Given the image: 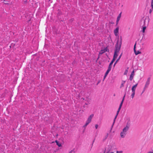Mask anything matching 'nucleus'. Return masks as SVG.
Instances as JSON below:
<instances>
[{
    "label": "nucleus",
    "mask_w": 153,
    "mask_h": 153,
    "mask_svg": "<svg viewBox=\"0 0 153 153\" xmlns=\"http://www.w3.org/2000/svg\"><path fill=\"white\" fill-rule=\"evenodd\" d=\"M99 56H100L99 55V56H98V58H97V60H98L99 58H100Z\"/></svg>",
    "instance_id": "ea45409f"
},
{
    "label": "nucleus",
    "mask_w": 153,
    "mask_h": 153,
    "mask_svg": "<svg viewBox=\"0 0 153 153\" xmlns=\"http://www.w3.org/2000/svg\"><path fill=\"white\" fill-rule=\"evenodd\" d=\"M119 20H117V21H116V25H117L118 23V22L119 21Z\"/></svg>",
    "instance_id": "72a5a7b5"
},
{
    "label": "nucleus",
    "mask_w": 153,
    "mask_h": 153,
    "mask_svg": "<svg viewBox=\"0 0 153 153\" xmlns=\"http://www.w3.org/2000/svg\"><path fill=\"white\" fill-rule=\"evenodd\" d=\"M5 4H8V3H5Z\"/></svg>",
    "instance_id": "79ce46f5"
},
{
    "label": "nucleus",
    "mask_w": 153,
    "mask_h": 153,
    "mask_svg": "<svg viewBox=\"0 0 153 153\" xmlns=\"http://www.w3.org/2000/svg\"><path fill=\"white\" fill-rule=\"evenodd\" d=\"M85 100L86 101H87V102H90V100L88 98L86 99Z\"/></svg>",
    "instance_id": "7c9ffc66"
},
{
    "label": "nucleus",
    "mask_w": 153,
    "mask_h": 153,
    "mask_svg": "<svg viewBox=\"0 0 153 153\" xmlns=\"http://www.w3.org/2000/svg\"><path fill=\"white\" fill-rule=\"evenodd\" d=\"M127 133L126 132H124L123 131L122 132H121L120 133V136L122 138H124L125 137V136L126 135Z\"/></svg>",
    "instance_id": "ddd939ff"
},
{
    "label": "nucleus",
    "mask_w": 153,
    "mask_h": 153,
    "mask_svg": "<svg viewBox=\"0 0 153 153\" xmlns=\"http://www.w3.org/2000/svg\"><path fill=\"white\" fill-rule=\"evenodd\" d=\"M151 6L152 7L151 9H150L149 10V13L150 14H151L153 10V0H152L151 2Z\"/></svg>",
    "instance_id": "4468645a"
},
{
    "label": "nucleus",
    "mask_w": 153,
    "mask_h": 153,
    "mask_svg": "<svg viewBox=\"0 0 153 153\" xmlns=\"http://www.w3.org/2000/svg\"><path fill=\"white\" fill-rule=\"evenodd\" d=\"M114 96H115V94H114Z\"/></svg>",
    "instance_id": "a18cd8bd"
},
{
    "label": "nucleus",
    "mask_w": 153,
    "mask_h": 153,
    "mask_svg": "<svg viewBox=\"0 0 153 153\" xmlns=\"http://www.w3.org/2000/svg\"><path fill=\"white\" fill-rule=\"evenodd\" d=\"M132 92V94H131V97L133 99L134 97V95L135 94V92Z\"/></svg>",
    "instance_id": "5701e85b"
},
{
    "label": "nucleus",
    "mask_w": 153,
    "mask_h": 153,
    "mask_svg": "<svg viewBox=\"0 0 153 153\" xmlns=\"http://www.w3.org/2000/svg\"><path fill=\"white\" fill-rule=\"evenodd\" d=\"M127 87H128V85L126 87V89H127Z\"/></svg>",
    "instance_id": "49530a36"
},
{
    "label": "nucleus",
    "mask_w": 153,
    "mask_h": 153,
    "mask_svg": "<svg viewBox=\"0 0 153 153\" xmlns=\"http://www.w3.org/2000/svg\"><path fill=\"white\" fill-rule=\"evenodd\" d=\"M149 19L148 17H146L145 19L143 17L140 21V25L142 26H148L149 25Z\"/></svg>",
    "instance_id": "f257e3e1"
},
{
    "label": "nucleus",
    "mask_w": 153,
    "mask_h": 153,
    "mask_svg": "<svg viewBox=\"0 0 153 153\" xmlns=\"http://www.w3.org/2000/svg\"><path fill=\"white\" fill-rule=\"evenodd\" d=\"M126 93H125L123 98V99H122V100L121 101V102L120 104V105H121V106H122V105L123 104V102H124V100L125 99V96H126Z\"/></svg>",
    "instance_id": "dca6fc26"
},
{
    "label": "nucleus",
    "mask_w": 153,
    "mask_h": 153,
    "mask_svg": "<svg viewBox=\"0 0 153 153\" xmlns=\"http://www.w3.org/2000/svg\"><path fill=\"white\" fill-rule=\"evenodd\" d=\"M110 71H108L107 70V71H106V73L105 74L106 75H107L108 74V73L110 72Z\"/></svg>",
    "instance_id": "bb28decb"
},
{
    "label": "nucleus",
    "mask_w": 153,
    "mask_h": 153,
    "mask_svg": "<svg viewBox=\"0 0 153 153\" xmlns=\"http://www.w3.org/2000/svg\"><path fill=\"white\" fill-rule=\"evenodd\" d=\"M148 26H142L143 27V30H142V32L143 33H144L145 31V30L146 28V27Z\"/></svg>",
    "instance_id": "6ab92c4d"
},
{
    "label": "nucleus",
    "mask_w": 153,
    "mask_h": 153,
    "mask_svg": "<svg viewBox=\"0 0 153 153\" xmlns=\"http://www.w3.org/2000/svg\"><path fill=\"white\" fill-rule=\"evenodd\" d=\"M128 68L127 69H126L124 73V75H126L128 72Z\"/></svg>",
    "instance_id": "b1692460"
},
{
    "label": "nucleus",
    "mask_w": 153,
    "mask_h": 153,
    "mask_svg": "<svg viewBox=\"0 0 153 153\" xmlns=\"http://www.w3.org/2000/svg\"><path fill=\"white\" fill-rule=\"evenodd\" d=\"M109 52V50L108 48L107 47H106L104 49L101 50L100 52L99 53V56L102 55L103 53L105 52Z\"/></svg>",
    "instance_id": "423d86ee"
},
{
    "label": "nucleus",
    "mask_w": 153,
    "mask_h": 153,
    "mask_svg": "<svg viewBox=\"0 0 153 153\" xmlns=\"http://www.w3.org/2000/svg\"><path fill=\"white\" fill-rule=\"evenodd\" d=\"M106 149L105 148L104 150V152H103V153H105V151H106Z\"/></svg>",
    "instance_id": "4c0bfd02"
},
{
    "label": "nucleus",
    "mask_w": 153,
    "mask_h": 153,
    "mask_svg": "<svg viewBox=\"0 0 153 153\" xmlns=\"http://www.w3.org/2000/svg\"><path fill=\"white\" fill-rule=\"evenodd\" d=\"M147 153H153V152H147Z\"/></svg>",
    "instance_id": "58836bf2"
},
{
    "label": "nucleus",
    "mask_w": 153,
    "mask_h": 153,
    "mask_svg": "<svg viewBox=\"0 0 153 153\" xmlns=\"http://www.w3.org/2000/svg\"><path fill=\"white\" fill-rule=\"evenodd\" d=\"M126 82L125 81L122 80V83L120 86V88H121L122 87L124 86V85Z\"/></svg>",
    "instance_id": "a211bd4d"
},
{
    "label": "nucleus",
    "mask_w": 153,
    "mask_h": 153,
    "mask_svg": "<svg viewBox=\"0 0 153 153\" xmlns=\"http://www.w3.org/2000/svg\"><path fill=\"white\" fill-rule=\"evenodd\" d=\"M122 153V151H117V153Z\"/></svg>",
    "instance_id": "473e14b6"
},
{
    "label": "nucleus",
    "mask_w": 153,
    "mask_h": 153,
    "mask_svg": "<svg viewBox=\"0 0 153 153\" xmlns=\"http://www.w3.org/2000/svg\"><path fill=\"white\" fill-rule=\"evenodd\" d=\"M73 152V150H72L69 152V153H72Z\"/></svg>",
    "instance_id": "e433bc0d"
},
{
    "label": "nucleus",
    "mask_w": 153,
    "mask_h": 153,
    "mask_svg": "<svg viewBox=\"0 0 153 153\" xmlns=\"http://www.w3.org/2000/svg\"><path fill=\"white\" fill-rule=\"evenodd\" d=\"M115 59L114 58H113V59H112V61H111V62L109 64L110 65H112L113 63L115 61Z\"/></svg>",
    "instance_id": "4be33fe9"
},
{
    "label": "nucleus",
    "mask_w": 153,
    "mask_h": 153,
    "mask_svg": "<svg viewBox=\"0 0 153 153\" xmlns=\"http://www.w3.org/2000/svg\"><path fill=\"white\" fill-rule=\"evenodd\" d=\"M98 125L97 124H96L95 125V128L97 129V128H98Z\"/></svg>",
    "instance_id": "2f4dec72"
},
{
    "label": "nucleus",
    "mask_w": 153,
    "mask_h": 153,
    "mask_svg": "<svg viewBox=\"0 0 153 153\" xmlns=\"http://www.w3.org/2000/svg\"><path fill=\"white\" fill-rule=\"evenodd\" d=\"M73 152H74V153H75V152H74V151H73Z\"/></svg>",
    "instance_id": "09e8293b"
},
{
    "label": "nucleus",
    "mask_w": 153,
    "mask_h": 153,
    "mask_svg": "<svg viewBox=\"0 0 153 153\" xmlns=\"http://www.w3.org/2000/svg\"><path fill=\"white\" fill-rule=\"evenodd\" d=\"M108 136V134L107 133L105 135V136L104 138L103 139V141H105L107 138V137Z\"/></svg>",
    "instance_id": "412c9836"
},
{
    "label": "nucleus",
    "mask_w": 153,
    "mask_h": 153,
    "mask_svg": "<svg viewBox=\"0 0 153 153\" xmlns=\"http://www.w3.org/2000/svg\"><path fill=\"white\" fill-rule=\"evenodd\" d=\"M24 2L25 3H26L27 2V0H24Z\"/></svg>",
    "instance_id": "c9c22d12"
},
{
    "label": "nucleus",
    "mask_w": 153,
    "mask_h": 153,
    "mask_svg": "<svg viewBox=\"0 0 153 153\" xmlns=\"http://www.w3.org/2000/svg\"><path fill=\"white\" fill-rule=\"evenodd\" d=\"M122 106H121V105H120V106H119V107L118 109V110L117 111V114H116V115L114 118V122L113 123V124H112V125L111 126V130L112 129V127H113V126L114 125V123L115 122V119H116L117 118V115H118V114H119V113L122 107Z\"/></svg>",
    "instance_id": "39448f33"
},
{
    "label": "nucleus",
    "mask_w": 153,
    "mask_h": 153,
    "mask_svg": "<svg viewBox=\"0 0 153 153\" xmlns=\"http://www.w3.org/2000/svg\"><path fill=\"white\" fill-rule=\"evenodd\" d=\"M129 128L126 127H125L123 129V131H124V132H126L127 133V131L128 130Z\"/></svg>",
    "instance_id": "f3484780"
},
{
    "label": "nucleus",
    "mask_w": 153,
    "mask_h": 153,
    "mask_svg": "<svg viewBox=\"0 0 153 153\" xmlns=\"http://www.w3.org/2000/svg\"><path fill=\"white\" fill-rule=\"evenodd\" d=\"M111 66H112V65H110L109 64V66L108 67V69L107 70H108V71H110L111 70Z\"/></svg>",
    "instance_id": "393cba45"
},
{
    "label": "nucleus",
    "mask_w": 153,
    "mask_h": 153,
    "mask_svg": "<svg viewBox=\"0 0 153 153\" xmlns=\"http://www.w3.org/2000/svg\"><path fill=\"white\" fill-rule=\"evenodd\" d=\"M137 85L138 83H137L132 86L131 88V90L132 92H135V90Z\"/></svg>",
    "instance_id": "9b49d317"
},
{
    "label": "nucleus",
    "mask_w": 153,
    "mask_h": 153,
    "mask_svg": "<svg viewBox=\"0 0 153 153\" xmlns=\"http://www.w3.org/2000/svg\"><path fill=\"white\" fill-rule=\"evenodd\" d=\"M127 120L128 121L126 123V127L129 128L131 125V123L130 122V119L129 118H128V119Z\"/></svg>",
    "instance_id": "f8f14e48"
},
{
    "label": "nucleus",
    "mask_w": 153,
    "mask_h": 153,
    "mask_svg": "<svg viewBox=\"0 0 153 153\" xmlns=\"http://www.w3.org/2000/svg\"><path fill=\"white\" fill-rule=\"evenodd\" d=\"M119 27H117L114 30V33L116 36H118L119 34Z\"/></svg>",
    "instance_id": "1a4fd4ad"
},
{
    "label": "nucleus",
    "mask_w": 153,
    "mask_h": 153,
    "mask_svg": "<svg viewBox=\"0 0 153 153\" xmlns=\"http://www.w3.org/2000/svg\"><path fill=\"white\" fill-rule=\"evenodd\" d=\"M151 78L149 77L148 78L147 81H146L145 85V88H148V85L150 84V80Z\"/></svg>",
    "instance_id": "6e6552de"
},
{
    "label": "nucleus",
    "mask_w": 153,
    "mask_h": 153,
    "mask_svg": "<svg viewBox=\"0 0 153 153\" xmlns=\"http://www.w3.org/2000/svg\"><path fill=\"white\" fill-rule=\"evenodd\" d=\"M145 88V87H144V88H143V90L141 94V95L142 94H143V93L144 92V91H145L146 89V88Z\"/></svg>",
    "instance_id": "cd10ccee"
},
{
    "label": "nucleus",
    "mask_w": 153,
    "mask_h": 153,
    "mask_svg": "<svg viewBox=\"0 0 153 153\" xmlns=\"http://www.w3.org/2000/svg\"><path fill=\"white\" fill-rule=\"evenodd\" d=\"M121 48L117 47V46H115L113 58H114L115 59L118 56L117 53H119L120 50Z\"/></svg>",
    "instance_id": "f03ea898"
},
{
    "label": "nucleus",
    "mask_w": 153,
    "mask_h": 153,
    "mask_svg": "<svg viewBox=\"0 0 153 153\" xmlns=\"http://www.w3.org/2000/svg\"><path fill=\"white\" fill-rule=\"evenodd\" d=\"M107 76V75H105H105H104V78H103V81H104V80L105 79V78H106V77Z\"/></svg>",
    "instance_id": "c85d7f7f"
},
{
    "label": "nucleus",
    "mask_w": 153,
    "mask_h": 153,
    "mask_svg": "<svg viewBox=\"0 0 153 153\" xmlns=\"http://www.w3.org/2000/svg\"><path fill=\"white\" fill-rule=\"evenodd\" d=\"M107 76V75H105H105H104V78H103V81H104V80L105 79V78H106V77Z\"/></svg>",
    "instance_id": "c756f323"
},
{
    "label": "nucleus",
    "mask_w": 153,
    "mask_h": 153,
    "mask_svg": "<svg viewBox=\"0 0 153 153\" xmlns=\"http://www.w3.org/2000/svg\"><path fill=\"white\" fill-rule=\"evenodd\" d=\"M108 151L106 153H108L110 151V149H108Z\"/></svg>",
    "instance_id": "f704fd0d"
},
{
    "label": "nucleus",
    "mask_w": 153,
    "mask_h": 153,
    "mask_svg": "<svg viewBox=\"0 0 153 153\" xmlns=\"http://www.w3.org/2000/svg\"><path fill=\"white\" fill-rule=\"evenodd\" d=\"M121 13H120L119 14V15H118V16L117 17V20H120V18L121 17Z\"/></svg>",
    "instance_id": "a878e982"
},
{
    "label": "nucleus",
    "mask_w": 153,
    "mask_h": 153,
    "mask_svg": "<svg viewBox=\"0 0 153 153\" xmlns=\"http://www.w3.org/2000/svg\"><path fill=\"white\" fill-rule=\"evenodd\" d=\"M134 75V70H133V71L131 72V74L129 77V79L131 81L132 80V79L133 78Z\"/></svg>",
    "instance_id": "9d476101"
},
{
    "label": "nucleus",
    "mask_w": 153,
    "mask_h": 153,
    "mask_svg": "<svg viewBox=\"0 0 153 153\" xmlns=\"http://www.w3.org/2000/svg\"><path fill=\"white\" fill-rule=\"evenodd\" d=\"M94 116V114H92L88 118L85 125L83 126V127L85 128L86 126L91 122L92 119Z\"/></svg>",
    "instance_id": "7ed1b4c3"
},
{
    "label": "nucleus",
    "mask_w": 153,
    "mask_h": 153,
    "mask_svg": "<svg viewBox=\"0 0 153 153\" xmlns=\"http://www.w3.org/2000/svg\"><path fill=\"white\" fill-rule=\"evenodd\" d=\"M110 153H114V152H110Z\"/></svg>",
    "instance_id": "c03bdc74"
},
{
    "label": "nucleus",
    "mask_w": 153,
    "mask_h": 153,
    "mask_svg": "<svg viewBox=\"0 0 153 153\" xmlns=\"http://www.w3.org/2000/svg\"><path fill=\"white\" fill-rule=\"evenodd\" d=\"M122 44V37L121 36L120 37V40L119 39V36H118V39L115 45V46H117L121 48V45Z\"/></svg>",
    "instance_id": "20e7f679"
},
{
    "label": "nucleus",
    "mask_w": 153,
    "mask_h": 153,
    "mask_svg": "<svg viewBox=\"0 0 153 153\" xmlns=\"http://www.w3.org/2000/svg\"><path fill=\"white\" fill-rule=\"evenodd\" d=\"M55 142H56V145L58 146L59 147H60L61 146V144L60 143H59V141H57V140H56L55 141Z\"/></svg>",
    "instance_id": "aec40b11"
},
{
    "label": "nucleus",
    "mask_w": 153,
    "mask_h": 153,
    "mask_svg": "<svg viewBox=\"0 0 153 153\" xmlns=\"http://www.w3.org/2000/svg\"><path fill=\"white\" fill-rule=\"evenodd\" d=\"M100 82V81H99L98 82L97 84V85Z\"/></svg>",
    "instance_id": "a19ab883"
},
{
    "label": "nucleus",
    "mask_w": 153,
    "mask_h": 153,
    "mask_svg": "<svg viewBox=\"0 0 153 153\" xmlns=\"http://www.w3.org/2000/svg\"><path fill=\"white\" fill-rule=\"evenodd\" d=\"M136 42L134 46V53H135V54L137 55L138 54H140V53H141V52L139 51H137L136 50Z\"/></svg>",
    "instance_id": "0eeeda50"
},
{
    "label": "nucleus",
    "mask_w": 153,
    "mask_h": 153,
    "mask_svg": "<svg viewBox=\"0 0 153 153\" xmlns=\"http://www.w3.org/2000/svg\"><path fill=\"white\" fill-rule=\"evenodd\" d=\"M122 53H121V54L120 55L118 58L117 59V60L115 62L114 64V67L115 65H116V63H117V62L119 61V60L120 59L121 56H122Z\"/></svg>",
    "instance_id": "2eb2a0df"
},
{
    "label": "nucleus",
    "mask_w": 153,
    "mask_h": 153,
    "mask_svg": "<svg viewBox=\"0 0 153 153\" xmlns=\"http://www.w3.org/2000/svg\"><path fill=\"white\" fill-rule=\"evenodd\" d=\"M82 99H83V100H84L85 99H84V98H82Z\"/></svg>",
    "instance_id": "de8ad7c7"
},
{
    "label": "nucleus",
    "mask_w": 153,
    "mask_h": 153,
    "mask_svg": "<svg viewBox=\"0 0 153 153\" xmlns=\"http://www.w3.org/2000/svg\"><path fill=\"white\" fill-rule=\"evenodd\" d=\"M88 104H87V103H85V105H87Z\"/></svg>",
    "instance_id": "37998d69"
}]
</instances>
